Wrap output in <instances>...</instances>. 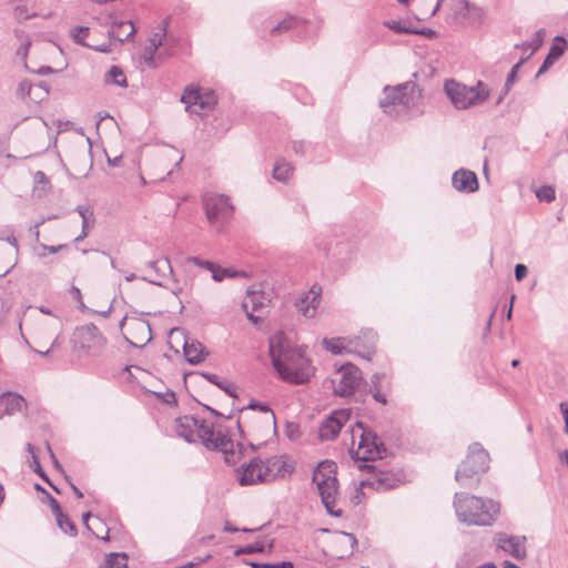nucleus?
I'll return each mask as SVG.
<instances>
[{
    "label": "nucleus",
    "instance_id": "obj_1",
    "mask_svg": "<svg viewBox=\"0 0 568 568\" xmlns=\"http://www.w3.org/2000/svg\"><path fill=\"white\" fill-rule=\"evenodd\" d=\"M272 364L282 379L292 384H305L314 374V367L302 348L293 346L283 332L270 337Z\"/></svg>",
    "mask_w": 568,
    "mask_h": 568
},
{
    "label": "nucleus",
    "instance_id": "obj_2",
    "mask_svg": "<svg viewBox=\"0 0 568 568\" xmlns=\"http://www.w3.org/2000/svg\"><path fill=\"white\" fill-rule=\"evenodd\" d=\"M454 508L458 520L468 526H490L500 510L499 504L493 499L466 493L455 494Z\"/></svg>",
    "mask_w": 568,
    "mask_h": 568
},
{
    "label": "nucleus",
    "instance_id": "obj_3",
    "mask_svg": "<svg viewBox=\"0 0 568 568\" xmlns=\"http://www.w3.org/2000/svg\"><path fill=\"white\" fill-rule=\"evenodd\" d=\"M291 471L292 468H288L286 463L278 457H272L265 462L254 458L237 469L239 483L242 486L268 483L276 477H284Z\"/></svg>",
    "mask_w": 568,
    "mask_h": 568
},
{
    "label": "nucleus",
    "instance_id": "obj_4",
    "mask_svg": "<svg viewBox=\"0 0 568 568\" xmlns=\"http://www.w3.org/2000/svg\"><path fill=\"white\" fill-rule=\"evenodd\" d=\"M384 98L379 101L383 112L389 116H398L416 103L417 87L413 82H405L395 87L384 88Z\"/></svg>",
    "mask_w": 568,
    "mask_h": 568
},
{
    "label": "nucleus",
    "instance_id": "obj_5",
    "mask_svg": "<svg viewBox=\"0 0 568 568\" xmlns=\"http://www.w3.org/2000/svg\"><path fill=\"white\" fill-rule=\"evenodd\" d=\"M351 453L357 460L369 462L382 458L385 447L373 430L365 428L363 423L357 422L352 427Z\"/></svg>",
    "mask_w": 568,
    "mask_h": 568
},
{
    "label": "nucleus",
    "instance_id": "obj_6",
    "mask_svg": "<svg viewBox=\"0 0 568 568\" xmlns=\"http://www.w3.org/2000/svg\"><path fill=\"white\" fill-rule=\"evenodd\" d=\"M445 92L456 109L465 110L486 101L489 91L479 81L475 87H467L455 80H447Z\"/></svg>",
    "mask_w": 568,
    "mask_h": 568
},
{
    "label": "nucleus",
    "instance_id": "obj_7",
    "mask_svg": "<svg viewBox=\"0 0 568 568\" xmlns=\"http://www.w3.org/2000/svg\"><path fill=\"white\" fill-rule=\"evenodd\" d=\"M489 467V455L479 443H474L468 448V455L463 460L455 474V478L463 486H468V480L474 476L485 473Z\"/></svg>",
    "mask_w": 568,
    "mask_h": 568
},
{
    "label": "nucleus",
    "instance_id": "obj_8",
    "mask_svg": "<svg viewBox=\"0 0 568 568\" xmlns=\"http://www.w3.org/2000/svg\"><path fill=\"white\" fill-rule=\"evenodd\" d=\"M205 215L211 226L221 232L234 212L230 197L224 194L207 193L203 196Z\"/></svg>",
    "mask_w": 568,
    "mask_h": 568
},
{
    "label": "nucleus",
    "instance_id": "obj_9",
    "mask_svg": "<svg viewBox=\"0 0 568 568\" xmlns=\"http://www.w3.org/2000/svg\"><path fill=\"white\" fill-rule=\"evenodd\" d=\"M364 336L367 339L364 346V351L357 349L359 337H357L355 341L346 339L345 337L324 338L323 346L326 351L334 355H341L343 353H357L359 356L369 359L374 352L376 335L373 331H367L364 333Z\"/></svg>",
    "mask_w": 568,
    "mask_h": 568
},
{
    "label": "nucleus",
    "instance_id": "obj_10",
    "mask_svg": "<svg viewBox=\"0 0 568 568\" xmlns=\"http://www.w3.org/2000/svg\"><path fill=\"white\" fill-rule=\"evenodd\" d=\"M74 344L75 347L82 349L88 356L99 357L105 351L106 339L95 325L88 324L77 328Z\"/></svg>",
    "mask_w": 568,
    "mask_h": 568
},
{
    "label": "nucleus",
    "instance_id": "obj_11",
    "mask_svg": "<svg viewBox=\"0 0 568 568\" xmlns=\"http://www.w3.org/2000/svg\"><path fill=\"white\" fill-rule=\"evenodd\" d=\"M363 381L362 372L353 364L342 365L334 378L331 379L333 393L339 397H349L355 394Z\"/></svg>",
    "mask_w": 568,
    "mask_h": 568
},
{
    "label": "nucleus",
    "instance_id": "obj_12",
    "mask_svg": "<svg viewBox=\"0 0 568 568\" xmlns=\"http://www.w3.org/2000/svg\"><path fill=\"white\" fill-rule=\"evenodd\" d=\"M197 440H200L206 448L220 450L226 456L229 453H232L233 442L231 438L220 430L216 432L213 424L202 418H199V427L195 435V442ZM226 460H229L227 457Z\"/></svg>",
    "mask_w": 568,
    "mask_h": 568
},
{
    "label": "nucleus",
    "instance_id": "obj_13",
    "mask_svg": "<svg viewBox=\"0 0 568 568\" xmlns=\"http://www.w3.org/2000/svg\"><path fill=\"white\" fill-rule=\"evenodd\" d=\"M120 328H125L124 338L133 347L142 348L152 341L151 325L141 317L124 316L120 322Z\"/></svg>",
    "mask_w": 568,
    "mask_h": 568
},
{
    "label": "nucleus",
    "instance_id": "obj_14",
    "mask_svg": "<svg viewBox=\"0 0 568 568\" xmlns=\"http://www.w3.org/2000/svg\"><path fill=\"white\" fill-rule=\"evenodd\" d=\"M181 101L185 104L187 112L202 115L213 110L217 99L211 90L202 92L196 88L187 87L181 97Z\"/></svg>",
    "mask_w": 568,
    "mask_h": 568
},
{
    "label": "nucleus",
    "instance_id": "obj_15",
    "mask_svg": "<svg viewBox=\"0 0 568 568\" xmlns=\"http://www.w3.org/2000/svg\"><path fill=\"white\" fill-rule=\"evenodd\" d=\"M349 419V413L346 409L332 412L318 426V437L321 440H334L342 427Z\"/></svg>",
    "mask_w": 568,
    "mask_h": 568
},
{
    "label": "nucleus",
    "instance_id": "obj_16",
    "mask_svg": "<svg viewBox=\"0 0 568 568\" xmlns=\"http://www.w3.org/2000/svg\"><path fill=\"white\" fill-rule=\"evenodd\" d=\"M496 545L503 551L509 554L516 559H524L526 557V537L514 536L505 532L496 535Z\"/></svg>",
    "mask_w": 568,
    "mask_h": 568
},
{
    "label": "nucleus",
    "instance_id": "obj_17",
    "mask_svg": "<svg viewBox=\"0 0 568 568\" xmlns=\"http://www.w3.org/2000/svg\"><path fill=\"white\" fill-rule=\"evenodd\" d=\"M316 486L327 513L333 517H342V509L336 508L337 497L339 495L337 479L325 481V484H318Z\"/></svg>",
    "mask_w": 568,
    "mask_h": 568
},
{
    "label": "nucleus",
    "instance_id": "obj_18",
    "mask_svg": "<svg viewBox=\"0 0 568 568\" xmlns=\"http://www.w3.org/2000/svg\"><path fill=\"white\" fill-rule=\"evenodd\" d=\"M321 295L322 287L317 284H314L307 292L303 293L295 302L297 311L306 318L314 317L320 305Z\"/></svg>",
    "mask_w": 568,
    "mask_h": 568
},
{
    "label": "nucleus",
    "instance_id": "obj_19",
    "mask_svg": "<svg viewBox=\"0 0 568 568\" xmlns=\"http://www.w3.org/2000/svg\"><path fill=\"white\" fill-rule=\"evenodd\" d=\"M270 300L262 292L248 291L243 300L242 306L246 313L247 318L256 324L260 321V316L255 313H263L268 306Z\"/></svg>",
    "mask_w": 568,
    "mask_h": 568
},
{
    "label": "nucleus",
    "instance_id": "obj_20",
    "mask_svg": "<svg viewBox=\"0 0 568 568\" xmlns=\"http://www.w3.org/2000/svg\"><path fill=\"white\" fill-rule=\"evenodd\" d=\"M454 189L462 193H474L478 190V179L475 172L467 169L457 170L452 176Z\"/></svg>",
    "mask_w": 568,
    "mask_h": 568
},
{
    "label": "nucleus",
    "instance_id": "obj_21",
    "mask_svg": "<svg viewBox=\"0 0 568 568\" xmlns=\"http://www.w3.org/2000/svg\"><path fill=\"white\" fill-rule=\"evenodd\" d=\"M148 267L152 270L153 275L150 277L142 276L140 278L158 286H162V280L173 274V268L168 257L151 261L148 263Z\"/></svg>",
    "mask_w": 568,
    "mask_h": 568
},
{
    "label": "nucleus",
    "instance_id": "obj_22",
    "mask_svg": "<svg viewBox=\"0 0 568 568\" xmlns=\"http://www.w3.org/2000/svg\"><path fill=\"white\" fill-rule=\"evenodd\" d=\"M256 409H258L263 414L262 423L265 424L267 428L275 427L276 418L274 412L265 404L251 402L247 407L241 410V416L237 422V426L241 432H243V424H245L248 420L247 410Z\"/></svg>",
    "mask_w": 568,
    "mask_h": 568
},
{
    "label": "nucleus",
    "instance_id": "obj_23",
    "mask_svg": "<svg viewBox=\"0 0 568 568\" xmlns=\"http://www.w3.org/2000/svg\"><path fill=\"white\" fill-rule=\"evenodd\" d=\"M49 94V89L44 82L32 84L29 81H21L17 88V95L21 99L28 98L31 102L44 100Z\"/></svg>",
    "mask_w": 568,
    "mask_h": 568
},
{
    "label": "nucleus",
    "instance_id": "obj_24",
    "mask_svg": "<svg viewBox=\"0 0 568 568\" xmlns=\"http://www.w3.org/2000/svg\"><path fill=\"white\" fill-rule=\"evenodd\" d=\"M136 32L135 27L131 21H116L110 17V29L109 40L112 43V40L118 41L119 43H123L125 40L132 38Z\"/></svg>",
    "mask_w": 568,
    "mask_h": 568
},
{
    "label": "nucleus",
    "instance_id": "obj_25",
    "mask_svg": "<svg viewBox=\"0 0 568 568\" xmlns=\"http://www.w3.org/2000/svg\"><path fill=\"white\" fill-rule=\"evenodd\" d=\"M199 418L193 416H182L175 419V433L187 443H195Z\"/></svg>",
    "mask_w": 568,
    "mask_h": 568
},
{
    "label": "nucleus",
    "instance_id": "obj_26",
    "mask_svg": "<svg viewBox=\"0 0 568 568\" xmlns=\"http://www.w3.org/2000/svg\"><path fill=\"white\" fill-rule=\"evenodd\" d=\"M24 406L26 400L21 395L12 392L3 393L0 396V418L22 410Z\"/></svg>",
    "mask_w": 568,
    "mask_h": 568
},
{
    "label": "nucleus",
    "instance_id": "obj_27",
    "mask_svg": "<svg viewBox=\"0 0 568 568\" xmlns=\"http://www.w3.org/2000/svg\"><path fill=\"white\" fill-rule=\"evenodd\" d=\"M566 49H567L566 40L562 37L557 36L555 38V42L550 47L549 52H548L547 57L545 58V60H544L542 64L540 65L536 75L539 77V75L544 74L545 72H547L549 70V68L552 67L555 64V62L565 53Z\"/></svg>",
    "mask_w": 568,
    "mask_h": 568
},
{
    "label": "nucleus",
    "instance_id": "obj_28",
    "mask_svg": "<svg viewBox=\"0 0 568 568\" xmlns=\"http://www.w3.org/2000/svg\"><path fill=\"white\" fill-rule=\"evenodd\" d=\"M89 33H90V29L88 27H75L71 30V37L77 43H79L83 47H88V48L93 49L99 52H104V53L111 52V42L110 41H105L100 44L95 43V42H87L85 38L89 37Z\"/></svg>",
    "mask_w": 568,
    "mask_h": 568
},
{
    "label": "nucleus",
    "instance_id": "obj_29",
    "mask_svg": "<svg viewBox=\"0 0 568 568\" xmlns=\"http://www.w3.org/2000/svg\"><path fill=\"white\" fill-rule=\"evenodd\" d=\"M398 479L389 471H378L373 478L362 481V486L369 485L378 491H386L397 486Z\"/></svg>",
    "mask_w": 568,
    "mask_h": 568
},
{
    "label": "nucleus",
    "instance_id": "obj_30",
    "mask_svg": "<svg viewBox=\"0 0 568 568\" xmlns=\"http://www.w3.org/2000/svg\"><path fill=\"white\" fill-rule=\"evenodd\" d=\"M183 352L186 361L192 365L200 364L207 355L203 344L194 339L185 341Z\"/></svg>",
    "mask_w": 568,
    "mask_h": 568
},
{
    "label": "nucleus",
    "instance_id": "obj_31",
    "mask_svg": "<svg viewBox=\"0 0 568 568\" xmlns=\"http://www.w3.org/2000/svg\"><path fill=\"white\" fill-rule=\"evenodd\" d=\"M336 478V465L334 462L324 460L318 464L313 473V481L318 484H325V481L335 480Z\"/></svg>",
    "mask_w": 568,
    "mask_h": 568
},
{
    "label": "nucleus",
    "instance_id": "obj_32",
    "mask_svg": "<svg viewBox=\"0 0 568 568\" xmlns=\"http://www.w3.org/2000/svg\"><path fill=\"white\" fill-rule=\"evenodd\" d=\"M385 374L376 373L371 377L367 392L372 394L373 398L383 405L387 403L386 395L382 393V381L385 378Z\"/></svg>",
    "mask_w": 568,
    "mask_h": 568
},
{
    "label": "nucleus",
    "instance_id": "obj_33",
    "mask_svg": "<svg viewBox=\"0 0 568 568\" xmlns=\"http://www.w3.org/2000/svg\"><path fill=\"white\" fill-rule=\"evenodd\" d=\"M293 166L291 163L281 159L277 160L273 168V178L280 182L286 183L293 174Z\"/></svg>",
    "mask_w": 568,
    "mask_h": 568
},
{
    "label": "nucleus",
    "instance_id": "obj_34",
    "mask_svg": "<svg viewBox=\"0 0 568 568\" xmlns=\"http://www.w3.org/2000/svg\"><path fill=\"white\" fill-rule=\"evenodd\" d=\"M202 376L213 385H216L219 388L224 390L229 396L236 397V387L234 384L229 383L225 379H221L217 375L212 373H202Z\"/></svg>",
    "mask_w": 568,
    "mask_h": 568
},
{
    "label": "nucleus",
    "instance_id": "obj_35",
    "mask_svg": "<svg viewBox=\"0 0 568 568\" xmlns=\"http://www.w3.org/2000/svg\"><path fill=\"white\" fill-rule=\"evenodd\" d=\"M304 21L297 17H287L283 19L281 22H278L276 26L272 27L270 30V33L272 36L281 32H286L288 30L300 28Z\"/></svg>",
    "mask_w": 568,
    "mask_h": 568
},
{
    "label": "nucleus",
    "instance_id": "obj_36",
    "mask_svg": "<svg viewBox=\"0 0 568 568\" xmlns=\"http://www.w3.org/2000/svg\"><path fill=\"white\" fill-rule=\"evenodd\" d=\"M104 81L109 84H115L121 88H125L128 85L125 74L122 69L116 65H112L105 73Z\"/></svg>",
    "mask_w": 568,
    "mask_h": 568
},
{
    "label": "nucleus",
    "instance_id": "obj_37",
    "mask_svg": "<svg viewBox=\"0 0 568 568\" xmlns=\"http://www.w3.org/2000/svg\"><path fill=\"white\" fill-rule=\"evenodd\" d=\"M168 28L169 19H164L156 28V31L149 38V42L152 44L153 49H159L163 44V40L168 34Z\"/></svg>",
    "mask_w": 568,
    "mask_h": 568
},
{
    "label": "nucleus",
    "instance_id": "obj_38",
    "mask_svg": "<svg viewBox=\"0 0 568 568\" xmlns=\"http://www.w3.org/2000/svg\"><path fill=\"white\" fill-rule=\"evenodd\" d=\"M75 211L82 219V229L91 231L95 223L94 212L89 205H79Z\"/></svg>",
    "mask_w": 568,
    "mask_h": 568
},
{
    "label": "nucleus",
    "instance_id": "obj_39",
    "mask_svg": "<svg viewBox=\"0 0 568 568\" xmlns=\"http://www.w3.org/2000/svg\"><path fill=\"white\" fill-rule=\"evenodd\" d=\"M128 557L125 554L112 552L106 556L100 568H126Z\"/></svg>",
    "mask_w": 568,
    "mask_h": 568
},
{
    "label": "nucleus",
    "instance_id": "obj_40",
    "mask_svg": "<svg viewBox=\"0 0 568 568\" xmlns=\"http://www.w3.org/2000/svg\"><path fill=\"white\" fill-rule=\"evenodd\" d=\"M526 62V59H520L510 70V72L508 73L507 75V79H506V83H505V90L503 92V94H500V97L498 98L497 100V104H499L504 97L508 93V91L510 90V88L513 87V84L515 83L516 81V78H517V72L519 70V68Z\"/></svg>",
    "mask_w": 568,
    "mask_h": 568
},
{
    "label": "nucleus",
    "instance_id": "obj_41",
    "mask_svg": "<svg viewBox=\"0 0 568 568\" xmlns=\"http://www.w3.org/2000/svg\"><path fill=\"white\" fill-rule=\"evenodd\" d=\"M27 450L31 454V463H30V466L33 468V470H34L37 474H39V476H40L41 478H43L47 483H49V484L51 485V487H52L55 491H59V490L57 489V487H54V486L50 483V480H49V478H48L47 474L42 470L41 465H40V462H39V458H38V457L36 456V454H34V446H33L32 444H30V443H29V444H27Z\"/></svg>",
    "mask_w": 568,
    "mask_h": 568
},
{
    "label": "nucleus",
    "instance_id": "obj_42",
    "mask_svg": "<svg viewBox=\"0 0 568 568\" xmlns=\"http://www.w3.org/2000/svg\"><path fill=\"white\" fill-rule=\"evenodd\" d=\"M57 519V524L59 526V528L64 532V534H68L70 536H75L78 534V529L75 527V525L70 520V518L64 515L63 513H61L60 515H58L55 517Z\"/></svg>",
    "mask_w": 568,
    "mask_h": 568
},
{
    "label": "nucleus",
    "instance_id": "obj_43",
    "mask_svg": "<svg viewBox=\"0 0 568 568\" xmlns=\"http://www.w3.org/2000/svg\"><path fill=\"white\" fill-rule=\"evenodd\" d=\"M59 326V321H55L54 323H40L39 327L36 332V341H44L47 335H52Z\"/></svg>",
    "mask_w": 568,
    "mask_h": 568
},
{
    "label": "nucleus",
    "instance_id": "obj_44",
    "mask_svg": "<svg viewBox=\"0 0 568 568\" xmlns=\"http://www.w3.org/2000/svg\"><path fill=\"white\" fill-rule=\"evenodd\" d=\"M30 45V43L28 44H22L18 50H17V55L23 61V64L27 69H29L30 71L32 72H36V73H39V74H48V73H51L53 72L52 68L51 67H41L40 69L38 70H33V69H30L29 65L27 64L26 62V58H27V54H28V47Z\"/></svg>",
    "mask_w": 568,
    "mask_h": 568
},
{
    "label": "nucleus",
    "instance_id": "obj_45",
    "mask_svg": "<svg viewBox=\"0 0 568 568\" xmlns=\"http://www.w3.org/2000/svg\"><path fill=\"white\" fill-rule=\"evenodd\" d=\"M240 274H241L240 272H236V271H234L232 268L220 267V266L216 265L215 268L212 272V278L215 282H222L226 277H236Z\"/></svg>",
    "mask_w": 568,
    "mask_h": 568
},
{
    "label": "nucleus",
    "instance_id": "obj_46",
    "mask_svg": "<svg viewBox=\"0 0 568 568\" xmlns=\"http://www.w3.org/2000/svg\"><path fill=\"white\" fill-rule=\"evenodd\" d=\"M536 196L539 201L550 203L556 199V191L551 185H544L536 191Z\"/></svg>",
    "mask_w": 568,
    "mask_h": 568
},
{
    "label": "nucleus",
    "instance_id": "obj_47",
    "mask_svg": "<svg viewBox=\"0 0 568 568\" xmlns=\"http://www.w3.org/2000/svg\"><path fill=\"white\" fill-rule=\"evenodd\" d=\"M19 329H20V334H21V338H22L23 343H24L28 347H30L33 352H36V353H38V354H40L41 356H48V355H49V353H50L52 349H54L55 347H58V345H59V334H57V335H55V337L53 338V341H52V343H51L50 347H49L47 351L42 352V351H39V349H34V348H32V347H31V345H30V343H29V339L24 336V334H23V332H22V323H21V322L19 323Z\"/></svg>",
    "mask_w": 568,
    "mask_h": 568
},
{
    "label": "nucleus",
    "instance_id": "obj_48",
    "mask_svg": "<svg viewBox=\"0 0 568 568\" xmlns=\"http://www.w3.org/2000/svg\"><path fill=\"white\" fill-rule=\"evenodd\" d=\"M265 551V545L263 541L257 540L253 545H247L244 547H240L235 550V556H240L243 554H254V552H264Z\"/></svg>",
    "mask_w": 568,
    "mask_h": 568
},
{
    "label": "nucleus",
    "instance_id": "obj_49",
    "mask_svg": "<svg viewBox=\"0 0 568 568\" xmlns=\"http://www.w3.org/2000/svg\"><path fill=\"white\" fill-rule=\"evenodd\" d=\"M156 51H158V49H153L152 44L150 42L144 48L143 59H144L145 64L148 67H150V68H155L156 67L155 58H154Z\"/></svg>",
    "mask_w": 568,
    "mask_h": 568
},
{
    "label": "nucleus",
    "instance_id": "obj_50",
    "mask_svg": "<svg viewBox=\"0 0 568 568\" xmlns=\"http://www.w3.org/2000/svg\"><path fill=\"white\" fill-rule=\"evenodd\" d=\"M541 45V40H530L516 44V48H521L525 52L529 50V55H532Z\"/></svg>",
    "mask_w": 568,
    "mask_h": 568
},
{
    "label": "nucleus",
    "instance_id": "obj_51",
    "mask_svg": "<svg viewBox=\"0 0 568 568\" xmlns=\"http://www.w3.org/2000/svg\"><path fill=\"white\" fill-rule=\"evenodd\" d=\"M285 434L291 440H295L301 436L300 426L296 423H287Z\"/></svg>",
    "mask_w": 568,
    "mask_h": 568
},
{
    "label": "nucleus",
    "instance_id": "obj_52",
    "mask_svg": "<svg viewBox=\"0 0 568 568\" xmlns=\"http://www.w3.org/2000/svg\"><path fill=\"white\" fill-rule=\"evenodd\" d=\"M40 247L43 250V253H39V256H44L45 253L55 254L62 248L65 247V245H47V244H40Z\"/></svg>",
    "mask_w": 568,
    "mask_h": 568
},
{
    "label": "nucleus",
    "instance_id": "obj_53",
    "mask_svg": "<svg viewBox=\"0 0 568 568\" xmlns=\"http://www.w3.org/2000/svg\"><path fill=\"white\" fill-rule=\"evenodd\" d=\"M386 26L390 30H393V31H395L397 33H408V32H410L409 29H407L406 27L402 26V23L398 22V21L387 22Z\"/></svg>",
    "mask_w": 568,
    "mask_h": 568
},
{
    "label": "nucleus",
    "instance_id": "obj_54",
    "mask_svg": "<svg viewBox=\"0 0 568 568\" xmlns=\"http://www.w3.org/2000/svg\"><path fill=\"white\" fill-rule=\"evenodd\" d=\"M527 267L524 264H517L515 266V277L517 281H523L527 276Z\"/></svg>",
    "mask_w": 568,
    "mask_h": 568
},
{
    "label": "nucleus",
    "instance_id": "obj_55",
    "mask_svg": "<svg viewBox=\"0 0 568 568\" xmlns=\"http://www.w3.org/2000/svg\"><path fill=\"white\" fill-rule=\"evenodd\" d=\"M71 294L73 296V298L79 303V307L81 310H84L85 308V305L83 303V300H82V294H81V291L79 287L77 286H72L71 287Z\"/></svg>",
    "mask_w": 568,
    "mask_h": 568
},
{
    "label": "nucleus",
    "instance_id": "obj_56",
    "mask_svg": "<svg viewBox=\"0 0 568 568\" xmlns=\"http://www.w3.org/2000/svg\"><path fill=\"white\" fill-rule=\"evenodd\" d=\"M49 504H50L51 510L55 517L62 513L58 500L55 498H53L52 496L49 497Z\"/></svg>",
    "mask_w": 568,
    "mask_h": 568
},
{
    "label": "nucleus",
    "instance_id": "obj_57",
    "mask_svg": "<svg viewBox=\"0 0 568 568\" xmlns=\"http://www.w3.org/2000/svg\"><path fill=\"white\" fill-rule=\"evenodd\" d=\"M339 535L347 540V542L351 545L352 550L357 545L356 537L351 532L341 531Z\"/></svg>",
    "mask_w": 568,
    "mask_h": 568
},
{
    "label": "nucleus",
    "instance_id": "obj_58",
    "mask_svg": "<svg viewBox=\"0 0 568 568\" xmlns=\"http://www.w3.org/2000/svg\"><path fill=\"white\" fill-rule=\"evenodd\" d=\"M560 408L565 419V432L568 434V403H561Z\"/></svg>",
    "mask_w": 568,
    "mask_h": 568
},
{
    "label": "nucleus",
    "instance_id": "obj_59",
    "mask_svg": "<svg viewBox=\"0 0 568 568\" xmlns=\"http://www.w3.org/2000/svg\"><path fill=\"white\" fill-rule=\"evenodd\" d=\"M248 565L252 567V568H274V565L273 564H268V562H248Z\"/></svg>",
    "mask_w": 568,
    "mask_h": 568
},
{
    "label": "nucleus",
    "instance_id": "obj_60",
    "mask_svg": "<svg viewBox=\"0 0 568 568\" xmlns=\"http://www.w3.org/2000/svg\"><path fill=\"white\" fill-rule=\"evenodd\" d=\"M305 144L303 142H294L293 143V151L295 153H304Z\"/></svg>",
    "mask_w": 568,
    "mask_h": 568
},
{
    "label": "nucleus",
    "instance_id": "obj_61",
    "mask_svg": "<svg viewBox=\"0 0 568 568\" xmlns=\"http://www.w3.org/2000/svg\"><path fill=\"white\" fill-rule=\"evenodd\" d=\"M203 261L204 260H201L200 257H196V256H190V257L186 258L187 263H192V264H194V265H196L199 267L202 266Z\"/></svg>",
    "mask_w": 568,
    "mask_h": 568
},
{
    "label": "nucleus",
    "instance_id": "obj_62",
    "mask_svg": "<svg viewBox=\"0 0 568 568\" xmlns=\"http://www.w3.org/2000/svg\"><path fill=\"white\" fill-rule=\"evenodd\" d=\"M274 568H294V565L292 561H282L277 564H273Z\"/></svg>",
    "mask_w": 568,
    "mask_h": 568
},
{
    "label": "nucleus",
    "instance_id": "obj_63",
    "mask_svg": "<svg viewBox=\"0 0 568 568\" xmlns=\"http://www.w3.org/2000/svg\"><path fill=\"white\" fill-rule=\"evenodd\" d=\"M215 266L216 265L213 262H211V261H203V264H202L201 267H203V268H205V270H207V271H210L212 273L213 270L215 268Z\"/></svg>",
    "mask_w": 568,
    "mask_h": 568
},
{
    "label": "nucleus",
    "instance_id": "obj_64",
    "mask_svg": "<svg viewBox=\"0 0 568 568\" xmlns=\"http://www.w3.org/2000/svg\"><path fill=\"white\" fill-rule=\"evenodd\" d=\"M120 161H121V156H114L113 159L111 158H108V164L110 166H118L120 164Z\"/></svg>",
    "mask_w": 568,
    "mask_h": 568
}]
</instances>
